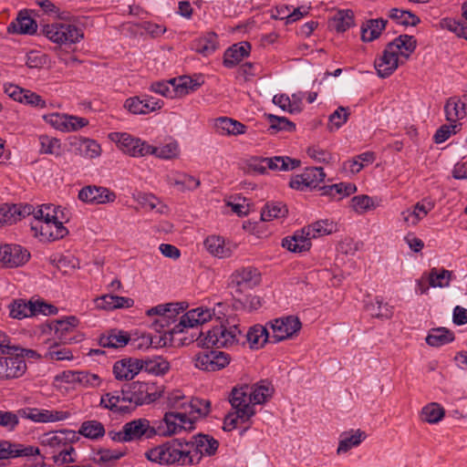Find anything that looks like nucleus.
Masks as SVG:
<instances>
[{
	"mask_svg": "<svg viewBox=\"0 0 467 467\" xmlns=\"http://www.w3.org/2000/svg\"><path fill=\"white\" fill-rule=\"evenodd\" d=\"M161 387L154 382L133 381L125 384L120 390L103 394L99 405L115 414L131 412L138 406L150 404L161 396Z\"/></svg>",
	"mask_w": 467,
	"mask_h": 467,
	"instance_id": "obj_1",
	"label": "nucleus"
},
{
	"mask_svg": "<svg viewBox=\"0 0 467 467\" xmlns=\"http://www.w3.org/2000/svg\"><path fill=\"white\" fill-rule=\"evenodd\" d=\"M193 422L184 414L166 412L161 420L150 422L144 419L133 420L125 423L121 430L113 438H146L153 436H171L181 434L182 431H189L193 428Z\"/></svg>",
	"mask_w": 467,
	"mask_h": 467,
	"instance_id": "obj_2",
	"label": "nucleus"
},
{
	"mask_svg": "<svg viewBox=\"0 0 467 467\" xmlns=\"http://www.w3.org/2000/svg\"><path fill=\"white\" fill-rule=\"evenodd\" d=\"M214 314L213 310L208 307H196L183 314L177 324L160 337V341H154V344L161 347L182 345L180 339L183 337L191 338L192 335L203 333L198 330V327L210 321Z\"/></svg>",
	"mask_w": 467,
	"mask_h": 467,
	"instance_id": "obj_3",
	"label": "nucleus"
},
{
	"mask_svg": "<svg viewBox=\"0 0 467 467\" xmlns=\"http://www.w3.org/2000/svg\"><path fill=\"white\" fill-rule=\"evenodd\" d=\"M417 41L413 36L400 35L388 43L374 66L379 78L389 77L399 67V57L408 59L414 52Z\"/></svg>",
	"mask_w": 467,
	"mask_h": 467,
	"instance_id": "obj_4",
	"label": "nucleus"
},
{
	"mask_svg": "<svg viewBox=\"0 0 467 467\" xmlns=\"http://www.w3.org/2000/svg\"><path fill=\"white\" fill-rule=\"evenodd\" d=\"M242 331L237 324H234L230 318L221 321L220 325L214 326L205 333L192 335L191 338L183 337L180 339L183 345H190L197 342L202 348H228L239 342Z\"/></svg>",
	"mask_w": 467,
	"mask_h": 467,
	"instance_id": "obj_5",
	"label": "nucleus"
},
{
	"mask_svg": "<svg viewBox=\"0 0 467 467\" xmlns=\"http://www.w3.org/2000/svg\"><path fill=\"white\" fill-rule=\"evenodd\" d=\"M147 459L159 464H194L199 462V455L192 453L189 447L183 448L182 443L177 444L167 441L145 453Z\"/></svg>",
	"mask_w": 467,
	"mask_h": 467,
	"instance_id": "obj_6",
	"label": "nucleus"
},
{
	"mask_svg": "<svg viewBox=\"0 0 467 467\" xmlns=\"http://www.w3.org/2000/svg\"><path fill=\"white\" fill-rule=\"evenodd\" d=\"M274 389L267 381L261 380L252 386L244 385L234 388L231 392L232 407L243 406L246 410H254L255 404H263L273 395Z\"/></svg>",
	"mask_w": 467,
	"mask_h": 467,
	"instance_id": "obj_7",
	"label": "nucleus"
},
{
	"mask_svg": "<svg viewBox=\"0 0 467 467\" xmlns=\"http://www.w3.org/2000/svg\"><path fill=\"white\" fill-rule=\"evenodd\" d=\"M129 344L133 348L141 349L143 348H147L154 344V340L150 335H143L138 338H131L127 331L120 329H110L107 333L102 334L99 338V345L101 348L118 349L122 348Z\"/></svg>",
	"mask_w": 467,
	"mask_h": 467,
	"instance_id": "obj_8",
	"label": "nucleus"
},
{
	"mask_svg": "<svg viewBox=\"0 0 467 467\" xmlns=\"http://www.w3.org/2000/svg\"><path fill=\"white\" fill-rule=\"evenodd\" d=\"M42 33L50 41L59 45L75 44L84 37L81 28L71 24L63 23L45 25L42 27Z\"/></svg>",
	"mask_w": 467,
	"mask_h": 467,
	"instance_id": "obj_9",
	"label": "nucleus"
},
{
	"mask_svg": "<svg viewBox=\"0 0 467 467\" xmlns=\"http://www.w3.org/2000/svg\"><path fill=\"white\" fill-rule=\"evenodd\" d=\"M8 353H0V380H10L21 378L26 371V360L17 355L19 347L11 345Z\"/></svg>",
	"mask_w": 467,
	"mask_h": 467,
	"instance_id": "obj_10",
	"label": "nucleus"
},
{
	"mask_svg": "<svg viewBox=\"0 0 467 467\" xmlns=\"http://www.w3.org/2000/svg\"><path fill=\"white\" fill-rule=\"evenodd\" d=\"M271 329L270 343L276 344L296 336L302 327L299 318L296 316H285L266 323Z\"/></svg>",
	"mask_w": 467,
	"mask_h": 467,
	"instance_id": "obj_11",
	"label": "nucleus"
},
{
	"mask_svg": "<svg viewBox=\"0 0 467 467\" xmlns=\"http://www.w3.org/2000/svg\"><path fill=\"white\" fill-rule=\"evenodd\" d=\"M30 229L33 235L42 242H54L63 239L68 234V230L58 220L57 214L50 219L47 217L46 222L30 223Z\"/></svg>",
	"mask_w": 467,
	"mask_h": 467,
	"instance_id": "obj_12",
	"label": "nucleus"
},
{
	"mask_svg": "<svg viewBox=\"0 0 467 467\" xmlns=\"http://www.w3.org/2000/svg\"><path fill=\"white\" fill-rule=\"evenodd\" d=\"M231 356L221 350H203L195 355L194 366L204 371L214 372L224 368L230 364Z\"/></svg>",
	"mask_w": 467,
	"mask_h": 467,
	"instance_id": "obj_13",
	"label": "nucleus"
},
{
	"mask_svg": "<svg viewBox=\"0 0 467 467\" xmlns=\"http://www.w3.org/2000/svg\"><path fill=\"white\" fill-rule=\"evenodd\" d=\"M78 325V319L75 316H69L63 319L53 320L49 327L54 331L56 340L63 344H73L83 339V336L76 330Z\"/></svg>",
	"mask_w": 467,
	"mask_h": 467,
	"instance_id": "obj_14",
	"label": "nucleus"
},
{
	"mask_svg": "<svg viewBox=\"0 0 467 467\" xmlns=\"http://www.w3.org/2000/svg\"><path fill=\"white\" fill-rule=\"evenodd\" d=\"M118 147L131 157H144L149 155L150 144L140 138H135L126 132H114L110 134Z\"/></svg>",
	"mask_w": 467,
	"mask_h": 467,
	"instance_id": "obj_15",
	"label": "nucleus"
},
{
	"mask_svg": "<svg viewBox=\"0 0 467 467\" xmlns=\"http://www.w3.org/2000/svg\"><path fill=\"white\" fill-rule=\"evenodd\" d=\"M31 257L29 251L16 244H0V266L16 268L26 265Z\"/></svg>",
	"mask_w": 467,
	"mask_h": 467,
	"instance_id": "obj_16",
	"label": "nucleus"
},
{
	"mask_svg": "<svg viewBox=\"0 0 467 467\" xmlns=\"http://www.w3.org/2000/svg\"><path fill=\"white\" fill-rule=\"evenodd\" d=\"M326 173L321 167L306 168L301 174L293 176L289 182V186L297 191H305L306 189H317L320 187V183L325 181Z\"/></svg>",
	"mask_w": 467,
	"mask_h": 467,
	"instance_id": "obj_17",
	"label": "nucleus"
},
{
	"mask_svg": "<svg viewBox=\"0 0 467 467\" xmlns=\"http://www.w3.org/2000/svg\"><path fill=\"white\" fill-rule=\"evenodd\" d=\"M261 281L260 273L253 266L242 267L235 270L230 276L229 286L234 293L242 294L244 290L252 289Z\"/></svg>",
	"mask_w": 467,
	"mask_h": 467,
	"instance_id": "obj_18",
	"label": "nucleus"
},
{
	"mask_svg": "<svg viewBox=\"0 0 467 467\" xmlns=\"http://www.w3.org/2000/svg\"><path fill=\"white\" fill-rule=\"evenodd\" d=\"M163 100L143 94L129 98L124 102V108L134 115H146L161 109Z\"/></svg>",
	"mask_w": 467,
	"mask_h": 467,
	"instance_id": "obj_19",
	"label": "nucleus"
},
{
	"mask_svg": "<svg viewBox=\"0 0 467 467\" xmlns=\"http://www.w3.org/2000/svg\"><path fill=\"white\" fill-rule=\"evenodd\" d=\"M78 197L80 201L90 204H105L116 200L114 192L106 187L96 185L83 187L78 192Z\"/></svg>",
	"mask_w": 467,
	"mask_h": 467,
	"instance_id": "obj_20",
	"label": "nucleus"
},
{
	"mask_svg": "<svg viewBox=\"0 0 467 467\" xmlns=\"http://www.w3.org/2000/svg\"><path fill=\"white\" fill-rule=\"evenodd\" d=\"M234 411L230 412L224 419L223 431H231L238 430V435H244V431L248 430L246 425L250 418L254 414V410H249L243 406L232 407Z\"/></svg>",
	"mask_w": 467,
	"mask_h": 467,
	"instance_id": "obj_21",
	"label": "nucleus"
},
{
	"mask_svg": "<svg viewBox=\"0 0 467 467\" xmlns=\"http://www.w3.org/2000/svg\"><path fill=\"white\" fill-rule=\"evenodd\" d=\"M39 449L36 446L12 444L6 440L0 441V460L17 457H33L39 455Z\"/></svg>",
	"mask_w": 467,
	"mask_h": 467,
	"instance_id": "obj_22",
	"label": "nucleus"
},
{
	"mask_svg": "<svg viewBox=\"0 0 467 467\" xmlns=\"http://www.w3.org/2000/svg\"><path fill=\"white\" fill-rule=\"evenodd\" d=\"M141 371L139 366V358H127L116 361L112 372L118 380H131Z\"/></svg>",
	"mask_w": 467,
	"mask_h": 467,
	"instance_id": "obj_23",
	"label": "nucleus"
},
{
	"mask_svg": "<svg viewBox=\"0 0 467 467\" xmlns=\"http://www.w3.org/2000/svg\"><path fill=\"white\" fill-rule=\"evenodd\" d=\"M251 48V44L247 41H242L232 45L224 51L223 66L227 68L234 67L244 58L250 55Z\"/></svg>",
	"mask_w": 467,
	"mask_h": 467,
	"instance_id": "obj_24",
	"label": "nucleus"
},
{
	"mask_svg": "<svg viewBox=\"0 0 467 467\" xmlns=\"http://www.w3.org/2000/svg\"><path fill=\"white\" fill-rule=\"evenodd\" d=\"M69 144L77 154L87 159H94L101 154L100 145L92 139L73 137L70 139Z\"/></svg>",
	"mask_w": 467,
	"mask_h": 467,
	"instance_id": "obj_25",
	"label": "nucleus"
},
{
	"mask_svg": "<svg viewBox=\"0 0 467 467\" xmlns=\"http://www.w3.org/2000/svg\"><path fill=\"white\" fill-rule=\"evenodd\" d=\"M311 237L306 234L304 227L300 231H296L293 235L286 236L282 240V246L293 253L306 252L311 248Z\"/></svg>",
	"mask_w": 467,
	"mask_h": 467,
	"instance_id": "obj_26",
	"label": "nucleus"
},
{
	"mask_svg": "<svg viewBox=\"0 0 467 467\" xmlns=\"http://www.w3.org/2000/svg\"><path fill=\"white\" fill-rule=\"evenodd\" d=\"M425 202V200L418 202L411 209H407L400 213L407 225H417L432 210L434 205L431 202L427 203Z\"/></svg>",
	"mask_w": 467,
	"mask_h": 467,
	"instance_id": "obj_27",
	"label": "nucleus"
},
{
	"mask_svg": "<svg viewBox=\"0 0 467 467\" xmlns=\"http://www.w3.org/2000/svg\"><path fill=\"white\" fill-rule=\"evenodd\" d=\"M22 415L35 422H54L66 418L65 412L57 410H41L37 408H26L21 410Z\"/></svg>",
	"mask_w": 467,
	"mask_h": 467,
	"instance_id": "obj_28",
	"label": "nucleus"
},
{
	"mask_svg": "<svg viewBox=\"0 0 467 467\" xmlns=\"http://www.w3.org/2000/svg\"><path fill=\"white\" fill-rule=\"evenodd\" d=\"M37 24L30 17L27 11H21L15 21L7 26L9 33L22 35H34L36 32Z\"/></svg>",
	"mask_w": 467,
	"mask_h": 467,
	"instance_id": "obj_29",
	"label": "nucleus"
},
{
	"mask_svg": "<svg viewBox=\"0 0 467 467\" xmlns=\"http://www.w3.org/2000/svg\"><path fill=\"white\" fill-rule=\"evenodd\" d=\"M139 366L141 367V371L155 376L164 375L170 369V363L161 356L139 358Z\"/></svg>",
	"mask_w": 467,
	"mask_h": 467,
	"instance_id": "obj_30",
	"label": "nucleus"
},
{
	"mask_svg": "<svg viewBox=\"0 0 467 467\" xmlns=\"http://www.w3.org/2000/svg\"><path fill=\"white\" fill-rule=\"evenodd\" d=\"M189 410L185 411H172L173 413L184 414L186 418L190 419L193 422V428L189 431H182V432L188 433L195 429V421L197 418L205 416L209 413L210 402L208 400H202L200 399H192L188 404Z\"/></svg>",
	"mask_w": 467,
	"mask_h": 467,
	"instance_id": "obj_31",
	"label": "nucleus"
},
{
	"mask_svg": "<svg viewBox=\"0 0 467 467\" xmlns=\"http://www.w3.org/2000/svg\"><path fill=\"white\" fill-rule=\"evenodd\" d=\"M446 120L451 123H457V120L462 119L467 114V101H462L456 98H450L444 105Z\"/></svg>",
	"mask_w": 467,
	"mask_h": 467,
	"instance_id": "obj_32",
	"label": "nucleus"
},
{
	"mask_svg": "<svg viewBox=\"0 0 467 467\" xmlns=\"http://www.w3.org/2000/svg\"><path fill=\"white\" fill-rule=\"evenodd\" d=\"M50 446L56 447V451L52 456L57 464H65L76 462L74 458L75 449L72 444L61 443V440H48Z\"/></svg>",
	"mask_w": 467,
	"mask_h": 467,
	"instance_id": "obj_33",
	"label": "nucleus"
},
{
	"mask_svg": "<svg viewBox=\"0 0 467 467\" xmlns=\"http://www.w3.org/2000/svg\"><path fill=\"white\" fill-rule=\"evenodd\" d=\"M214 127L220 135H240L246 131V126L228 117L215 119Z\"/></svg>",
	"mask_w": 467,
	"mask_h": 467,
	"instance_id": "obj_34",
	"label": "nucleus"
},
{
	"mask_svg": "<svg viewBox=\"0 0 467 467\" xmlns=\"http://www.w3.org/2000/svg\"><path fill=\"white\" fill-rule=\"evenodd\" d=\"M246 339L251 348H259L270 342V331L267 326L254 325L246 333Z\"/></svg>",
	"mask_w": 467,
	"mask_h": 467,
	"instance_id": "obj_35",
	"label": "nucleus"
},
{
	"mask_svg": "<svg viewBox=\"0 0 467 467\" xmlns=\"http://www.w3.org/2000/svg\"><path fill=\"white\" fill-rule=\"evenodd\" d=\"M184 310L182 303H169L166 305H158L147 311L148 316L156 315L157 317H163L168 321L176 322L177 316Z\"/></svg>",
	"mask_w": 467,
	"mask_h": 467,
	"instance_id": "obj_36",
	"label": "nucleus"
},
{
	"mask_svg": "<svg viewBox=\"0 0 467 467\" xmlns=\"http://www.w3.org/2000/svg\"><path fill=\"white\" fill-rule=\"evenodd\" d=\"M263 162L267 166V170L272 171H293L300 166L301 161L297 159H292L288 156H275L264 158Z\"/></svg>",
	"mask_w": 467,
	"mask_h": 467,
	"instance_id": "obj_37",
	"label": "nucleus"
},
{
	"mask_svg": "<svg viewBox=\"0 0 467 467\" xmlns=\"http://www.w3.org/2000/svg\"><path fill=\"white\" fill-rule=\"evenodd\" d=\"M167 182L169 185L176 187L181 192L194 191L201 184L199 179L186 173L168 176Z\"/></svg>",
	"mask_w": 467,
	"mask_h": 467,
	"instance_id": "obj_38",
	"label": "nucleus"
},
{
	"mask_svg": "<svg viewBox=\"0 0 467 467\" xmlns=\"http://www.w3.org/2000/svg\"><path fill=\"white\" fill-rule=\"evenodd\" d=\"M387 22L382 18L368 20L361 27V39L364 42H371L377 39L386 27Z\"/></svg>",
	"mask_w": 467,
	"mask_h": 467,
	"instance_id": "obj_39",
	"label": "nucleus"
},
{
	"mask_svg": "<svg viewBox=\"0 0 467 467\" xmlns=\"http://www.w3.org/2000/svg\"><path fill=\"white\" fill-rule=\"evenodd\" d=\"M9 315L13 318L23 319L36 316V308L33 301L26 302L24 299H16L9 305Z\"/></svg>",
	"mask_w": 467,
	"mask_h": 467,
	"instance_id": "obj_40",
	"label": "nucleus"
},
{
	"mask_svg": "<svg viewBox=\"0 0 467 467\" xmlns=\"http://www.w3.org/2000/svg\"><path fill=\"white\" fill-rule=\"evenodd\" d=\"M454 340V334L446 327L432 328L426 337V343L431 347L439 348Z\"/></svg>",
	"mask_w": 467,
	"mask_h": 467,
	"instance_id": "obj_41",
	"label": "nucleus"
},
{
	"mask_svg": "<svg viewBox=\"0 0 467 467\" xmlns=\"http://www.w3.org/2000/svg\"><path fill=\"white\" fill-rule=\"evenodd\" d=\"M66 344L60 343L58 340H55L51 343L47 350L43 355L46 360H72L74 358L72 351L65 346Z\"/></svg>",
	"mask_w": 467,
	"mask_h": 467,
	"instance_id": "obj_42",
	"label": "nucleus"
},
{
	"mask_svg": "<svg viewBox=\"0 0 467 467\" xmlns=\"http://www.w3.org/2000/svg\"><path fill=\"white\" fill-rule=\"evenodd\" d=\"M125 454V449H100L94 454L93 461L100 466L109 467Z\"/></svg>",
	"mask_w": 467,
	"mask_h": 467,
	"instance_id": "obj_43",
	"label": "nucleus"
},
{
	"mask_svg": "<svg viewBox=\"0 0 467 467\" xmlns=\"http://www.w3.org/2000/svg\"><path fill=\"white\" fill-rule=\"evenodd\" d=\"M185 447H189L192 453L199 455V462L203 455H213L218 447V440H195V442H186Z\"/></svg>",
	"mask_w": 467,
	"mask_h": 467,
	"instance_id": "obj_44",
	"label": "nucleus"
},
{
	"mask_svg": "<svg viewBox=\"0 0 467 467\" xmlns=\"http://www.w3.org/2000/svg\"><path fill=\"white\" fill-rule=\"evenodd\" d=\"M288 213L286 205L282 202H268L261 212V219L269 222L274 219L285 218Z\"/></svg>",
	"mask_w": 467,
	"mask_h": 467,
	"instance_id": "obj_45",
	"label": "nucleus"
},
{
	"mask_svg": "<svg viewBox=\"0 0 467 467\" xmlns=\"http://www.w3.org/2000/svg\"><path fill=\"white\" fill-rule=\"evenodd\" d=\"M380 199L378 197L361 194L351 199V205L356 213L363 214L368 211L375 210L380 205Z\"/></svg>",
	"mask_w": 467,
	"mask_h": 467,
	"instance_id": "obj_46",
	"label": "nucleus"
},
{
	"mask_svg": "<svg viewBox=\"0 0 467 467\" xmlns=\"http://www.w3.org/2000/svg\"><path fill=\"white\" fill-rule=\"evenodd\" d=\"M445 415L444 409L436 402L427 404L421 409L420 420L431 424L439 422Z\"/></svg>",
	"mask_w": 467,
	"mask_h": 467,
	"instance_id": "obj_47",
	"label": "nucleus"
},
{
	"mask_svg": "<svg viewBox=\"0 0 467 467\" xmlns=\"http://www.w3.org/2000/svg\"><path fill=\"white\" fill-rule=\"evenodd\" d=\"M101 306L107 310L117 308H130L133 306L134 300L130 297L105 295L101 296Z\"/></svg>",
	"mask_w": 467,
	"mask_h": 467,
	"instance_id": "obj_48",
	"label": "nucleus"
},
{
	"mask_svg": "<svg viewBox=\"0 0 467 467\" xmlns=\"http://www.w3.org/2000/svg\"><path fill=\"white\" fill-rule=\"evenodd\" d=\"M218 45V36L213 32L206 33L195 42V49L203 56L213 53Z\"/></svg>",
	"mask_w": 467,
	"mask_h": 467,
	"instance_id": "obj_49",
	"label": "nucleus"
},
{
	"mask_svg": "<svg viewBox=\"0 0 467 467\" xmlns=\"http://www.w3.org/2000/svg\"><path fill=\"white\" fill-rule=\"evenodd\" d=\"M366 307L373 317L389 319L393 315L392 306L378 296L374 302L368 303Z\"/></svg>",
	"mask_w": 467,
	"mask_h": 467,
	"instance_id": "obj_50",
	"label": "nucleus"
},
{
	"mask_svg": "<svg viewBox=\"0 0 467 467\" xmlns=\"http://www.w3.org/2000/svg\"><path fill=\"white\" fill-rule=\"evenodd\" d=\"M204 246L213 255L219 258L229 257L231 250L224 246V242L218 236H209L204 241Z\"/></svg>",
	"mask_w": 467,
	"mask_h": 467,
	"instance_id": "obj_51",
	"label": "nucleus"
},
{
	"mask_svg": "<svg viewBox=\"0 0 467 467\" xmlns=\"http://www.w3.org/2000/svg\"><path fill=\"white\" fill-rule=\"evenodd\" d=\"M172 81L175 82L174 87L179 97L186 96L201 87V83L198 80L188 76H182L179 78H174Z\"/></svg>",
	"mask_w": 467,
	"mask_h": 467,
	"instance_id": "obj_52",
	"label": "nucleus"
},
{
	"mask_svg": "<svg viewBox=\"0 0 467 467\" xmlns=\"http://www.w3.org/2000/svg\"><path fill=\"white\" fill-rule=\"evenodd\" d=\"M105 432L104 425L98 420L84 421L78 430L84 438H103Z\"/></svg>",
	"mask_w": 467,
	"mask_h": 467,
	"instance_id": "obj_53",
	"label": "nucleus"
},
{
	"mask_svg": "<svg viewBox=\"0 0 467 467\" xmlns=\"http://www.w3.org/2000/svg\"><path fill=\"white\" fill-rule=\"evenodd\" d=\"M38 140L40 153L51 154L57 157L61 155V142L58 139L47 135H40Z\"/></svg>",
	"mask_w": 467,
	"mask_h": 467,
	"instance_id": "obj_54",
	"label": "nucleus"
},
{
	"mask_svg": "<svg viewBox=\"0 0 467 467\" xmlns=\"http://www.w3.org/2000/svg\"><path fill=\"white\" fill-rule=\"evenodd\" d=\"M323 195H329L335 197L336 195L349 196L357 191V187L353 183H336L328 186H323L321 188Z\"/></svg>",
	"mask_w": 467,
	"mask_h": 467,
	"instance_id": "obj_55",
	"label": "nucleus"
},
{
	"mask_svg": "<svg viewBox=\"0 0 467 467\" xmlns=\"http://www.w3.org/2000/svg\"><path fill=\"white\" fill-rule=\"evenodd\" d=\"M389 17L402 26H417L420 20V18L410 13V11L401 10L399 8H392L389 11Z\"/></svg>",
	"mask_w": 467,
	"mask_h": 467,
	"instance_id": "obj_56",
	"label": "nucleus"
},
{
	"mask_svg": "<svg viewBox=\"0 0 467 467\" xmlns=\"http://www.w3.org/2000/svg\"><path fill=\"white\" fill-rule=\"evenodd\" d=\"M451 272L441 269V271L432 268L429 275V284L432 287H447L450 285Z\"/></svg>",
	"mask_w": 467,
	"mask_h": 467,
	"instance_id": "obj_57",
	"label": "nucleus"
},
{
	"mask_svg": "<svg viewBox=\"0 0 467 467\" xmlns=\"http://www.w3.org/2000/svg\"><path fill=\"white\" fill-rule=\"evenodd\" d=\"M265 116L269 122V129L275 132L280 130L294 131L296 130V124L285 117H278L274 114H266Z\"/></svg>",
	"mask_w": 467,
	"mask_h": 467,
	"instance_id": "obj_58",
	"label": "nucleus"
},
{
	"mask_svg": "<svg viewBox=\"0 0 467 467\" xmlns=\"http://www.w3.org/2000/svg\"><path fill=\"white\" fill-rule=\"evenodd\" d=\"M305 228L306 230V234L310 235L312 239L324 234H331L333 232L334 225L333 223H330L327 220H321L315 222Z\"/></svg>",
	"mask_w": 467,
	"mask_h": 467,
	"instance_id": "obj_59",
	"label": "nucleus"
},
{
	"mask_svg": "<svg viewBox=\"0 0 467 467\" xmlns=\"http://www.w3.org/2000/svg\"><path fill=\"white\" fill-rule=\"evenodd\" d=\"M15 203L0 204V227L11 225L17 222V213Z\"/></svg>",
	"mask_w": 467,
	"mask_h": 467,
	"instance_id": "obj_60",
	"label": "nucleus"
},
{
	"mask_svg": "<svg viewBox=\"0 0 467 467\" xmlns=\"http://www.w3.org/2000/svg\"><path fill=\"white\" fill-rule=\"evenodd\" d=\"M177 143H168L162 147H155L150 144L149 155H154L161 159L169 160L178 155Z\"/></svg>",
	"mask_w": 467,
	"mask_h": 467,
	"instance_id": "obj_61",
	"label": "nucleus"
},
{
	"mask_svg": "<svg viewBox=\"0 0 467 467\" xmlns=\"http://www.w3.org/2000/svg\"><path fill=\"white\" fill-rule=\"evenodd\" d=\"M462 123H451L441 125L433 135V140L437 144L446 141L451 135L456 134L462 128Z\"/></svg>",
	"mask_w": 467,
	"mask_h": 467,
	"instance_id": "obj_62",
	"label": "nucleus"
},
{
	"mask_svg": "<svg viewBox=\"0 0 467 467\" xmlns=\"http://www.w3.org/2000/svg\"><path fill=\"white\" fill-rule=\"evenodd\" d=\"M173 78H171L168 81H156L153 82L150 86V90L156 94H160L166 98H173L177 96V92L175 90V82L172 81Z\"/></svg>",
	"mask_w": 467,
	"mask_h": 467,
	"instance_id": "obj_63",
	"label": "nucleus"
},
{
	"mask_svg": "<svg viewBox=\"0 0 467 467\" xmlns=\"http://www.w3.org/2000/svg\"><path fill=\"white\" fill-rule=\"evenodd\" d=\"M307 155L314 161L320 163H330L334 161V156L327 150L314 145L307 148Z\"/></svg>",
	"mask_w": 467,
	"mask_h": 467,
	"instance_id": "obj_64",
	"label": "nucleus"
}]
</instances>
